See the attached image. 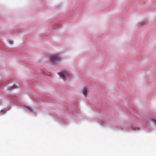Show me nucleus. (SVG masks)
Wrapping results in <instances>:
<instances>
[{
  "label": "nucleus",
  "instance_id": "obj_1",
  "mask_svg": "<svg viewBox=\"0 0 156 156\" xmlns=\"http://www.w3.org/2000/svg\"><path fill=\"white\" fill-rule=\"evenodd\" d=\"M60 60L59 56L57 55H54L50 57V60L53 63L57 62Z\"/></svg>",
  "mask_w": 156,
  "mask_h": 156
},
{
  "label": "nucleus",
  "instance_id": "obj_2",
  "mask_svg": "<svg viewBox=\"0 0 156 156\" xmlns=\"http://www.w3.org/2000/svg\"><path fill=\"white\" fill-rule=\"evenodd\" d=\"M59 74L60 76L62 77V78L63 79H64L69 76L68 74L66 71L61 72L59 73Z\"/></svg>",
  "mask_w": 156,
  "mask_h": 156
},
{
  "label": "nucleus",
  "instance_id": "obj_3",
  "mask_svg": "<svg viewBox=\"0 0 156 156\" xmlns=\"http://www.w3.org/2000/svg\"><path fill=\"white\" fill-rule=\"evenodd\" d=\"M82 92L84 96H86L87 95V94L88 92V90L87 88L85 87L83 89Z\"/></svg>",
  "mask_w": 156,
  "mask_h": 156
},
{
  "label": "nucleus",
  "instance_id": "obj_4",
  "mask_svg": "<svg viewBox=\"0 0 156 156\" xmlns=\"http://www.w3.org/2000/svg\"><path fill=\"white\" fill-rule=\"evenodd\" d=\"M28 108V109H29V110H30L31 112L32 111H33V109H32V108H29V107H28V108Z\"/></svg>",
  "mask_w": 156,
  "mask_h": 156
},
{
  "label": "nucleus",
  "instance_id": "obj_5",
  "mask_svg": "<svg viewBox=\"0 0 156 156\" xmlns=\"http://www.w3.org/2000/svg\"><path fill=\"white\" fill-rule=\"evenodd\" d=\"M131 128H132V130H136V129H134L133 127H131Z\"/></svg>",
  "mask_w": 156,
  "mask_h": 156
},
{
  "label": "nucleus",
  "instance_id": "obj_6",
  "mask_svg": "<svg viewBox=\"0 0 156 156\" xmlns=\"http://www.w3.org/2000/svg\"><path fill=\"white\" fill-rule=\"evenodd\" d=\"M153 121H154V122L155 123H156V121L155 120H153Z\"/></svg>",
  "mask_w": 156,
  "mask_h": 156
},
{
  "label": "nucleus",
  "instance_id": "obj_7",
  "mask_svg": "<svg viewBox=\"0 0 156 156\" xmlns=\"http://www.w3.org/2000/svg\"><path fill=\"white\" fill-rule=\"evenodd\" d=\"M3 112V110H1L0 111V112Z\"/></svg>",
  "mask_w": 156,
  "mask_h": 156
},
{
  "label": "nucleus",
  "instance_id": "obj_8",
  "mask_svg": "<svg viewBox=\"0 0 156 156\" xmlns=\"http://www.w3.org/2000/svg\"><path fill=\"white\" fill-rule=\"evenodd\" d=\"M14 86V85H13V87H14V88H16V87H15Z\"/></svg>",
  "mask_w": 156,
  "mask_h": 156
},
{
  "label": "nucleus",
  "instance_id": "obj_9",
  "mask_svg": "<svg viewBox=\"0 0 156 156\" xmlns=\"http://www.w3.org/2000/svg\"><path fill=\"white\" fill-rule=\"evenodd\" d=\"M137 130H139V129L137 128Z\"/></svg>",
  "mask_w": 156,
  "mask_h": 156
}]
</instances>
